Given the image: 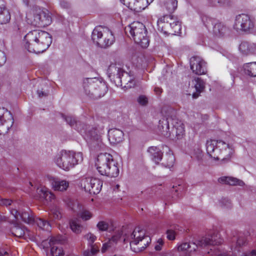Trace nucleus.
I'll return each instance as SVG.
<instances>
[{
	"label": "nucleus",
	"mask_w": 256,
	"mask_h": 256,
	"mask_svg": "<svg viewBox=\"0 0 256 256\" xmlns=\"http://www.w3.org/2000/svg\"><path fill=\"white\" fill-rule=\"evenodd\" d=\"M52 42L51 36L40 30L28 32L22 40L23 47L30 52H42L48 49Z\"/></svg>",
	"instance_id": "nucleus-1"
},
{
	"label": "nucleus",
	"mask_w": 256,
	"mask_h": 256,
	"mask_svg": "<svg viewBox=\"0 0 256 256\" xmlns=\"http://www.w3.org/2000/svg\"><path fill=\"white\" fill-rule=\"evenodd\" d=\"M109 76L118 80V85L121 86L124 89H128L134 87L135 85L134 74L128 70L126 66L121 64H112L108 70Z\"/></svg>",
	"instance_id": "nucleus-2"
},
{
	"label": "nucleus",
	"mask_w": 256,
	"mask_h": 256,
	"mask_svg": "<svg viewBox=\"0 0 256 256\" xmlns=\"http://www.w3.org/2000/svg\"><path fill=\"white\" fill-rule=\"evenodd\" d=\"M83 160V155L80 152L74 150H62L58 152L54 158V163L60 168L68 172Z\"/></svg>",
	"instance_id": "nucleus-3"
},
{
	"label": "nucleus",
	"mask_w": 256,
	"mask_h": 256,
	"mask_svg": "<svg viewBox=\"0 0 256 256\" xmlns=\"http://www.w3.org/2000/svg\"><path fill=\"white\" fill-rule=\"evenodd\" d=\"M206 150L209 156L214 160H227L233 153L232 146L222 140H208L206 144Z\"/></svg>",
	"instance_id": "nucleus-4"
},
{
	"label": "nucleus",
	"mask_w": 256,
	"mask_h": 256,
	"mask_svg": "<svg viewBox=\"0 0 256 256\" xmlns=\"http://www.w3.org/2000/svg\"><path fill=\"white\" fill-rule=\"evenodd\" d=\"M95 165L98 171L102 175L116 177L119 174L117 164L110 154L106 152L99 154L96 159Z\"/></svg>",
	"instance_id": "nucleus-5"
},
{
	"label": "nucleus",
	"mask_w": 256,
	"mask_h": 256,
	"mask_svg": "<svg viewBox=\"0 0 256 256\" xmlns=\"http://www.w3.org/2000/svg\"><path fill=\"white\" fill-rule=\"evenodd\" d=\"M66 121L72 126H74L76 123V129L80 131L86 140H89L92 148L96 150L102 149L104 145L102 142V136L104 134L103 128H94L88 132H85L83 129L79 130L78 126V124L74 118L71 116H67L64 118Z\"/></svg>",
	"instance_id": "nucleus-6"
},
{
	"label": "nucleus",
	"mask_w": 256,
	"mask_h": 256,
	"mask_svg": "<svg viewBox=\"0 0 256 256\" xmlns=\"http://www.w3.org/2000/svg\"><path fill=\"white\" fill-rule=\"evenodd\" d=\"M124 241L129 242L131 249L136 252L144 250L151 242L150 238L146 236L145 231L140 228H136L130 234H126Z\"/></svg>",
	"instance_id": "nucleus-7"
},
{
	"label": "nucleus",
	"mask_w": 256,
	"mask_h": 256,
	"mask_svg": "<svg viewBox=\"0 0 256 256\" xmlns=\"http://www.w3.org/2000/svg\"><path fill=\"white\" fill-rule=\"evenodd\" d=\"M170 124L173 126L172 136L175 135L178 140L182 139L185 136L184 125L182 121L177 119L173 114L168 116L166 120H160V127L162 129L164 135L166 137L171 136V134L169 132Z\"/></svg>",
	"instance_id": "nucleus-8"
},
{
	"label": "nucleus",
	"mask_w": 256,
	"mask_h": 256,
	"mask_svg": "<svg viewBox=\"0 0 256 256\" xmlns=\"http://www.w3.org/2000/svg\"><path fill=\"white\" fill-rule=\"evenodd\" d=\"M26 21L32 26L42 28L50 25L52 18L51 14L48 10L36 8L26 14Z\"/></svg>",
	"instance_id": "nucleus-9"
},
{
	"label": "nucleus",
	"mask_w": 256,
	"mask_h": 256,
	"mask_svg": "<svg viewBox=\"0 0 256 256\" xmlns=\"http://www.w3.org/2000/svg\"><path fill=\"white\" fill-rule=\"evenodd\" d=\"M83 86L86 94L94 98L104 96L108 90L105 82L96 78H84Z\"/></svg>",
	"instance_id": "nucleus-10"
},
{
	"label": "nucleus",
	"mask_w": 256,
	"mask_h": 256,
	"mask_svg": "<svg viewBox=\"0 0 256 256\" xmlns=\"http://www.w3.org/2000/svg\"><path fill=\"white\" fill-rule=\"evenodd\" d=\"M126 32H130L136 43L142 48H146L149 45L145 26L141 22H134L126 28Z\"/></svg>",
	"instance_id": "nucleus-11"
},
{
	"label": "nucleus",
	"mask_w": 256,
	"mask_h": 256,
	"mask_svg": "<svg viewBox=\"0 0 256 256\" xmlns=\"http://www.w3.org/2000/svg\"><path fill=\"white\" fill-rule=\"evenodd\" d=\"M92 39L94 43L101 48L112 45L115 40L112 32L108 28L102 26H98L94 28Z\"/></svg>",
	"instance_id": "nucleus-12"
},
{
	"label": "nucleus",
	"mask_w": 256,
	"mask_h": 256,
	"mask_svg": "<svg viewBox=\"0 0 256 256\" xmlns=\"http://www.w3.org/2000/svg\"><path fill=\"white\" fill-rule=\"evenodd\" d=\"M10 213L14 218L18 220L22 219L24 222L30 224H34L38 226L39 228L49 232L51 229V226L48 222L39 218H34L32 214L29 212H24L20 214L16 210L13 209L10 210Z\"/></svg>",
	"instance_id": "nucleus-13"
},
{
	"label": "nucleus",
	"mask_w": 256,
	"mask_h": 256,
	"mask_svg": "<svg viewBox=\"0 0 256 256\" xmlns=\"http://www.w3.org/2000/svg\"><path fill=\"white\" fill-rule=\"evenodd\" d=\"M202 20L208 31L214 36L222 37L228 31L227 27L223 23L206 16H202Z\"/></svg>",
	"instance_id": "nucleus-14"
},
{
	"label": "nucleus",
	"mask_w": 256,
	"mask_h": 256,
	"mask_svg": "<svg viewBox=\"0 0 256 256\" xmlns=\"http://www.w3.org/2000/svg\"><path fill=\"white\" fill-rule=\"evenodd\" d=\"M158 30L164 34L171 32L178 33L180 30V24L178 21L173 19L170 15H166L157 21Z\"/></svg>",
	"instance_id": "nucleus-15"
},
{
	"label": "nucleus",
	"mask_w": 256,
	"mask_h": 256,
	"mask_svg": "<svg viewBox=\"0 0 256 256\" xmlns=\"http://www.w3.org/2000/svg\"><path fill=\"white\" fill-rule=\"evenodd\" d=\"M78 185L86 192L98 194L101 190L102 182L98 178L86 177L80 180Z\"/></svg>",
	"instance_id": "nucleus-16"
},
{
	"label": "nucleus",
	"mask_w": 256,
	"mask_h": 256,
	"mask_svg": "<svg viewBox=\"0 0 256 256\" xmlns=\"http://www.w3.org/2000/svg\"><path fill=\"white\" fill-rule=\"evenodd\" d=\"M42 246L45 249L50 248V253L52 256H62L64 251L60 244L62 242L60 236H50L48 240H42Z\"/></svg>",
	"instance_id": "nucleus-17"
},
{
	"label": "nucleus",
	"mask_w": 256,
	"mask_h": 256,
	"mask_svg": "<svg viewBox=\"0 0 256 256\" xmlns=\"http://www.w3.org/2000/svg\"><path fill=\"white\" fill-rule=\"evenodd\" d=\"M254 27V22L249 16L241 14L236 17L234 28L237 31L249 32Z\"/></svg>",
	"instance_id": "nucleus-18"
},
{
	"label": "nucleus",
	"mask_w": 256,
	"mask_h": 256,
	"mask_svg": "<svg viewBox=\"0 0 256 256\" xmlns=\"http://www.w3.org/2000/svg\"><path fill=\"white\" fill-rule=\"evenodd\" d=\"M220 232L217 230L212 229L208 230L206 235L198 240L200 246H204L208 245H218L222 242Z\"/></svg>",
	"instance_id": "nucleus-19"
},
{
	"label": "nucleus",
	"mask_w": 256,
	"mask_h": 256,
	"mask_svg": "<svg viewBox=\"0 0 256 256\" xmlns=\"http://www.w3.org/2000/svg\"><path fill=\"white\" fill-rule=\"evenodd\" d=\"M12 234L16 237L23 238L24 239H30L32 242H40L41 238L38 235H35L33 232L28 230L21 225L15 224L11 229Z\"/></svg>",
	"instance_id": "nucleus-20"
},
{
	"label": "nucleus",
	"mask_w": 256,
	"mask_h": 256,
	"mask_svg": "<svg viewBox=\"0 0 256 256\" xmlns=\"http://www.w3.org/2000/svg\"><path fill=\"white\" fill-rule=\"evenodd\" d=\"M154 0H120L121 3L130 10L139 12L144 10Z\"/></svg>",
	"instance_id": "nucleus-21"
},
{
	"label": "nucleus",
	"mask_w": 256,
	"mask_h": 256,
	"mask_svg": "<svg viewBox=\"0 0 256 256\" xmlns=\"http://www.w3.org/2000/svg\"><path fill=\"white\" fill-rule=\"evenodd\" d=\"M190 68L196 74H204L206 72V62L200 57L194 56L190 60Z\"/></svg>",
	"instance_id": "nucleus-22"
},
{
	"label": "nucleus",
	"mask_w": 256,
	"mask_h": 256,
	"mask_svg": "<svg viewBox=\"0 0 256 256\" xmlns=\"http://www.w3.org/2000/svg\"><path fill=\"white\" fill-rule=\"evenodd\" d=\"M46 180L49 182L52 188L56 191H66L69 186V182L64 180H60L58 178L50 175L45 177Z\"/></svg>",
	"instance_id": "nucleus-23"
},
{
	"label": "nucleus",
	"mask_w": 256,
	"mask_h": 256,
	"mask_svg": "<svg viewBox=\"0 0 256 256\" xmlns=\"http://www.w3.org/2000/svg\"><path fill=\"white\" fill-rule=\"evenodd\" d=\"M72 210L74 212L77 213L78 216L84 221H88L94 216V214L91 210L86 208L79 202H76L74 204Z\"/></svg>",
	"instance_id": "nucleus-24"
},
{
	"label": "nucleus",
	"mask_w": 256,
	"mask_h": 256,
	"mask_svg": "<svg viewBox=\"0 0 256 256\" xmlns=\"http://www.w3.org/2000/svg\"><path fill=\"white\" fill-rule=\"evenodd\" d=\"M36 198L44 201V202H52L55 198L54 195L46 186H40L36 190Z\"/></svg>",
	"instance_id": "nucleus-25"
},
{
	"label": "nucleus",
	"mask_w": 256,
	"mask_h": 256,
	"mask_svg": "<svg viewBox=\"0 0 256 256\" xmlns=\"http://www.w3.org/2000/svg\"><path fill=\"white\" fill-rule=\"evenodd\" d=\"M14 123L11 113L4 108H0V124H6V128L8 130Z\"/></svg>",
	"instance_id": "nucleus-26"
},
{
	"label": "nucleus",
	"mask_w": 256,
	"mask_h": 256,
	"mask_svg": "<svg viewBox=\"0 0 256 256\" xmlns=\"http://www.w3.org/2000/svg\"><path fill=\"white\" fill-rule=\"evenodd\" d=\"M108 138L112 144H116L123 140L124 133L119 129H110L108 131Z\"/></svg>",
	"instance_id": "nucleus-27"
},
{
	"label": "nucleus",
	"mask_w": 256,
	"mask_h": 256,
	"mask_svg": "<svg viewBox=\"0 0 256 256\" xmlns=\"http://www.w3.org/2000/svg\"><path fill=\"white\" fill-rule=\"evenodd\" d=\"M151 159L156 164L159 163L162 160V148L158 146H152L148 149Z\"/></svg>",
	"instance_id": "nucleus-28"
},
{
	"label": "nucleus",
	"mask_w": 256,
	"mask_h": 256,
	"mask_svg": "<svg viewBox=\"0 0 256 256\" xmlns=\"http://www.w3.org/2000/svg\"><path fill=\"white\" fill-rule=\"evenodd\" d=\"M239 50L244 55L252 54L256 51V44L243 42L240 44Z\"/></svg>",
	"instance_id": "nucleus-29"
},
{
	"label": "nucleus",
	"mask_w": 256,
	"mask_h": 256,
	"mask_svg": "<svg viewBox=\"0 0 256 256\" xmlns=\"http://www.w3.org/2000/svg\"><path fill=\"white\" fill-rule=\"evenodd\" d=\"M198 246H200L198 244V241L194 242H184L178 245L177 249L180 252H192L195 251Z\"/></svg>",
	"instance_id": "nucleus-30"
},
{
	"label": "nucleus",
	"mask_w": 256,
	"mask_h": 256,
	"mask_svg": "<svg viewBox=\"0 0 256 256\" xmlns=\"http://www.w3.org/2000/svg\"><path fill=\"white\" fill-rule=\"evenodd\" d=\"M218 182L222 184L231 186H243L244 184L242 180L232 176H222L218 179Z\"/></svg>",
	"instance_id": "nucleus-31"
},
{
	"label": "nucleus",
	"mask_w": 256,
	"mask_h": 256,
	"mask_svg": "<svg viewBox=\"0 0 256 256\" xmlns=\"http://www.w3.org/2000/svg\"><path fill=\"white\" fill-rule=\"evenodd\" d=\"M193 85L196 90V92L194 93L192 96L193 98H196L198 97L199 94L204 90V82L201 78H196L192 81V86Z\"/></svg>",
	"instance_id": "nucleus-32"
},
{
	"label": "nucleus",
	"mask_w": 256,
	"mask_h": 256,
	"mask_svg": "<svg viewBox=\"0 0 256 256\" xmlns=\"http://www.w3.org/2000/svg\"><path fill=\"white\" fill-rule=\"evenodd\" d=\"M214 254L216 256H233L232 252L224 251L219 248L214 250ZM241 256H256V250H254L249 253H242Z\"/></svg>",
	"instance_id": "nucleus-33"
},
{
	"label": "nucleus",
	"mask_w": 256,
	"mask_h": 256,
	"mask_svg": "<svg viewBox=\"0 0 256 256\" xmlns=\"http://www.w3.org/2000/svg\"><path fill=\"white\" fill-rule=\"evenodd\" d=\"M242 68L246 74L250 76H256V62L244 64Z\"/></svg>",
	"instance_id": "nucleus-34"
},
{
	"label": "nucleus",
	"mask_w": 256,
	"mask_h": 256,
	"mask_svg": "<svg viewBox=\"0 0 256 256\" xmlns=\"http://www.w3.org/2000/svg\"><path fill=\"white\" fill-rule=\"evenodd\" d=\"M10 19V15L9 11L4 6H0V24L8 22Z\"/></svg>",
	"instance_id": "nucleus-35"
},
{
	"label": "nucleus",
	"mask_w": 256,
	"mask_h": 256,
	"mask_svg": "<svg viewBox=\"0 0 256 256\" xmlns=\"http://www.w3.org/2000/svg\"><path fill=\"white\" fill-rule=\"evenodd\" d=\"M70 225L72 230L74 232L78 234L82 232V226L78 219H72L70 222Z\"/></svg>",
	"instance_id": "nucleus-36"
},
{
	"label": "nucleus",
	"mask_w": 256,
	"mask_h": 256,
	"mask_svg": "<svg viewBox=\"0 0 256 256\" xmlns=\"http://www.w3.org/2000/svg\"><path fill=\"white\" fill-rule=\"evenodd\" d=\"M177 4L178 2L176 0H166L164 4V6L168 12L171 13L176 8Z\"/></svg>",
	"instance_id": "nucleus-37"
},
{
	"label": "nucleus",
	"mask_w": 256,
	"mask_h": 256,
	"mask_svg": "<svg viewBox=\"0 0 256 256\" xmlns=\"http://www.w3.org/2000/svg\"><path fill=\"white\" fill-rule=\"evenodd\" d=\"M162 148L163 150H164V148H166L168 149V150L166 154V156L168 157V158L167 162L166 164V166L170 168L174 164L175 160L174 156L172 152L168 148V147H167L166 146H163Z\"/></svg>",
	"instance_id": "nucleus-38"
},
{
	"label": "nucleus",
	"mask_w": 256,
	"mask_h": 256,
	"mask_svg": "<svg viewBox=\"0 0 256 256\" xmlns=\"http://www.w3.org/2000/svg\"><path fill=\"white\" fill-rule=\"evenodd\" d=\"M50 216H52L55 220H60L62 218L61 211L59 208L54 206L50 210Z\"/></svg>",
	"instance_id": "nucleus-39"
},
{
	"label": "nucleus",
	"mask_w": 256,
	"mask_h": 256,
	"mask_svg": "<svg viewBox=\"0 0 256 256\" xmlns=\"http://www.w3.org/2000/svg\"><path fill=\"white\" fill-rule=\"evenodd\" d=\"M122 234L123 232L122 230H118L116 231L112 238L110 239V242L116 244L120 240Z\"/></svg>",
	"instance_id": "nucleus-40"
},
{
	"label": "nucleus",
	"mask_w": 256,
	"mask_h": 256,
	"mask_svg": "<svg viewBox=\"0 0 256 256\" xmlns=\"http://www.w3.org/2000/svg\"><path fill=\"white\" fill-rule=\"evenodd\" d=\"M109 227V224L108 222L105 220H100L96 224V228L100 232L107 231Z\"/></svg>",
	"instance_id": "nucleus-41"
},
{
	"label": "nucleus",
	"mask_w": 256,
	"mask_h": 256,
	"mask_svg": "<svg viewBox=\"0 0 256 256\" xmlns=\"http://www.w3.org/2000/svg\"><path fill=\"white\" fill-rule=\"evenodd\" d=\"M192 158H194L196 159H200L202 156V150L199 146H196L190 152Z\"/></svg>",
	"instance_id": "nucleus-42"
},
{
	"label": "nucleus",
	"mask_w": 256,
	"mask_h": 256,
	"mask_svg": "<svg viewBox=\"0 0 256 256\" xmlns=\"http://www.w3.org/2000/svg\"><path fill=\"white\" fill-rule=\"evenodd\" d=\"M86 239L88 241V244L89 246L94 244V242L96 239V237L94 234L89 232L85 235Z\"/></svg>",
	"instance_id": "nucleus-43"
},
{
	"label": "nucleus",
	"mask_w": 256,
	"mask_h": 256,
	"mask_svg": "<svg viewBox=\"0 0 256 256\" xmlns=\"http://www.w3.org/2000/svg\"><path fill=\"white\" fill-rule=\"evenodd\" d=\"M100 244L99 243H96L89 246L90 247V252L95 255L99 251V246Z\"/></svg>",
	"instance_id": "nucleus-44"
},
{
	"label": "nucleus",
	"mask_w": 256,
	"mask_h": 256,
	"mask_svg": "<svg viewBox=\"0 0 256 256\" xmlns=\"http://www.w3.org/2000/svg\"><path fill=\"white\" fill-rule=\"evenodd\" d=\"M139 104L142 106L146 105L148 102V99L145 96H140L138 98Z\"/></svg>",
	"instance_id": "nucleus-45"
},
{
	"label": "nucleus",
	"mask_w": 256,
	"mask_h": 256,
	"mask_svg": "<svg viewBox=\"0 0 256 256\" xmlns=\"http://www.w3.org/2000/svg\"><path fill=\"white\" fill-rule=\"evenodd\" d=\"M114 245V244H113L111 242H110V240H109L107 242H106L103 244L102 250H101L102 252V253L105 252L109 248H110Z\"/></svg>",
	"instance_id": "nucleus-46"
},
{
	"label": "nucleus",
	"mask_w": 256,
	"mask_h": 256,
	"mask_svg": "<svg viewBox=\"0 0 256 256\" xmlns=\"http://www.w3.org/2000/svg\"><path fill=\"white\" fill-rule=\"evenodd\" d=\"M236 243L239 246H244L247 244V240L245 238L239 236L237 239Z\"/></svg>",
	"instance_id": "nucleus-47"
},
{
	"label": "nucleus",
	"mask_w": 256,
	"mask_h": 256,
	"mask_svg": "<svg viewBox=\"0 0 256 256\" xmlns=\"http://www.w3.org/2000/svg\"><path fill=\"white\" fill-rule=\"evenodd\" d=\"M167 238L170 240H174L175 239V232L172 230H168L167 231Z\"/></svg>",
	"instance_id": "nucleus-48"
},
{
	"label": "nucleus",
	"mask_w": 256,
	"mask_h": 256,
	"mask_svg": "<svg viewBox=\"0 0 256 256\" xmlns=\"http://www.w3.org/2000/svg\"><path fill=\"white\" fill-rule=\"evenodd\" d=\"M6 62V57L4 53L0 50V66Z\"/></svg>",
	"instance_id": "nucleus-49"
},
{
	"label": "nucleus",
	"mask_w": 256,
	"mask_h": 256,
	"mask_svg": "<svg viewBox=\"0 0 256 256\" xmlns=\"http://www.w3.org/2000/svg\"><path fill=\"white\" fill-rule=\"evenodd\" d=\"M163 244V241L162 239L160 238L158 240L157 243L155 246V249L156 250H160L162 249Z\"/></svg>",
	"instance_id": "nucleus-50"
},
{
	"label": "nucleus",
	"mask_w": 256,
	"mask_h": 256,
	"mask_svg": "<svg viewBox=\"0 0 256 256\" xmlns=\"http://www.w3.org/2000/svg\"><path fill=\"white\" fill-rule=\"evenodd\" d=\"M12 200L8 199H1L0 200V205L9 206L11 204Z\"/></svg>",
	"instance_id": "nucleus-51"
},
{
	"label": "nucleus",
	"mask_w": 256,
	"mask_h": 256,
	"mask_svg": "<svg viewBox=\"0 0 256 256\" xmlns=\"http://www.w3.org/2000/svg\"><path fill=\"white\" fill-rule=\"evenodd\" d=\"M23 2L26 6H31L34 2L36 0H22Z\"/></svg>",
	"instance_id": "nucleus-52"
},
{
	"label": "nucleus",
	"mask_w": 256,
	"mask_h": 256,
	"mask_svg": "<svg viewBox=\"0 0 256 256\" xmlns=\"http://www.w3.org/2000/svg\"><path fill=\"white\" fill-rule=\"evenodd\" d=\"M0 256H10L8 252L4 250H0Z\"/></svg>",
	"instance_id": "nucleus-53"
},
{
	"label": "nucleus",
	"mask_w": 256,
	"mask_h": 256,
	"mask_svg": "<svg viewBox=\"0 0 256 256\" xmlns=\"http://www.w3.org/2000/svg\"><path fill=\"white\" fill-rule=\"evenodd\" d=\"M154 92H156V94H160L162 92V90L160 88H154Z\"/></svg>",
	"instance_id": "nucleus-54"
},
{
	"label": "nucleus",
	"mask_w": 256,
	"mask_h": 256,
	"mask_svg": "<svg viewBox=\"0 0 256 256\" xmlns=\"http://www.w3.org/2000/svg\"><path fill=\"white\" fill-rule=\"evenodd\" d=\"M94 254H92L90 252L85 251L84 253V256H93Z\"/></svg>",
	"instance_id": "nucleus-55"
},
{
	"label": "nucleus",
	"mask_w": 256,
	"mask_h": 256,
	"mask_svg": "<svg viewBox=\"0 0 256 256\" xmlns=\"http://www.w3.org/2000/svg\"><path fill=\"white\" fill-rule=\"evenodd\" d=\"M38 94L39 97H42V96H46V94L45 93H44L42 92H40V91L38 92Z\"/></svg>",
	"instance_id": "nucleus-56"
},
{
	"label": "nucleus",
	"mask_w": 256,
	"mask_h": 256,
	"mask_svg": "<svg viewBox=\"0 0 256 256\" xmlns=\"http://www.w3.org/2000/svg\"><path fill=\"white\" fill-rule=\"evenodd\" d=\"M218 3L220 4H222V2H221L220 1V0H218Z\"/></svg>",
	"instance_id": "nucleus-57"
}]
</instances>
